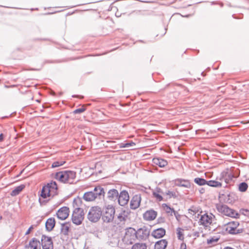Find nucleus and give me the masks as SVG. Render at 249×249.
<instances>
[{
    "mask_svg": "<svg viewBox=\"0 0 249 249\" xmlns=\"http://www.w3.org/2000/svg\"><path fill=\"white\" fill-rule=\"evenodd\" d=\"M57 185L55 181H52L44 186L41 191L39 201L41 204L45 202L44 199H49L57 194Z\"/></svg>",
    "mask_w": 249,
    "mask_h": 249,
    "instance_id": "f257e3e1",
    "label": "nucleus"
},
{
    "mask_svg": "<svg viewBox=\"0 0 249 249\" xmlns=\"http://www.w3.org/2000/svg\"><path fill=\"white\" fill-rule=\"evenodd\" d=\"M75 177V173L71 171L59 172L55 174V178L64 183H72Z\"/></svg>",
    "mask_w": 249,
    "mask_h": 249,
    "instance_id": "f03ea898",
    "label": "nucleus"
},
{
    "mask_svg": "<svg viewBox=\"0 0 249 249\" xmlns=\"http://www.w3.org/2000/svg\"><path fill=\"white\" fill-rule=\"evenodd\" d=\"M137 238L136 231L132 228H129L125 230L122 240L124 245H130L134 243Z\"/></svg>",
    "mask_w": 249,
    "mask_h": 249,
    "instance_id": "7ed1b4c3",
    "label": "nucleus"
},
{
    "mask_svg": "<svg viewBox=\"0 0 249 249\" xmlns=\"http://www.w3.org/2000/svg\"><path fill=\"white\" fill-rule=\"evenodd\" d=\"M102 212V219L105 222L110 223L114 218L115 213V207L112 205H107L103 209Z\"/></svg>",
    "mask_w": 249,
    "mask_h": 249,
    "instance_id": "20e7f679",
    "label": "nucleus"
},
{
    "mask_svg": "<svg viewBox=\"0 0 249 249\" xmlns=\"http://www.w3.org/2000/svg\"><path fill=\"white\" fill-rule=\"evenodd\" d=\"M217 210L221 213L232 218H237L239 217V214L233 209L229 208L226 205L219 204L216 205Z\"/></svg>",
    "mask_w": 249,
    "mask_h": 249,
    "instance_id": "39448f33",
    "label": "nucleus"
},
{
    "mask_svg": "<svg viewBox=\"0 0 249 249\" xmlns=\"http://www.w3.org/2000/svg\"><path fill=\"white\" fill-rule=\"evenodd\" d=\"M215 219V216L212 213H206L201 214L199 219L198 223L205 229H209Z\"/></svg>",
    "mask_w": 249,
    "mask_h": 249,
    "instance_id": "423d86ee",
    "label": "nucleus"
},
{
    "mask_svg": "<svg viewBox=\"0 0 249 249\" xmlns=\"http://www.w3.org/2000/svg\"><path fill=\"white\" fill-rule=\"evenodd\" d=\"M102 213L101 208L98 206L92 207L88 213V218L91 221L97 222L100 218Z\"/></svg>",
    "mask_w": 249,
    "mask_h": 249,
    "instance_id": "0eeeda50",
    "label": "nucleus"
},
{
    "mask_svg": "<svg viewBox=\"0 0 249 249\" xmlns=\"http://www.w3.org/2000/svg\"><path fill=\"white\" fill-rule=\"evenodd\" d=\"M84 212L83 210H73L71 220L76 225H80L84 219Z\"/></svg>",
    "mask_w": 249,
    "mask_h": 249,
    "instance_id": "6e6552de",
    "label": "nucleus"
},
{
    "mask_svg": "<svg viewBox=\"0 0 249 249\" xmlns=\"http://www.w3.org/2000/svg\"><path fill=\"white\" fill-rule=\"evenodd\" d=\"M239 226V223L237 221H231L228 223L224 226L225 231L230 234H236L240 233V230L237 229Z\"/></svg>",
    "mask_w": 249,
    "mask_h": 249,
    "instance_id": "1a4fd4ad",
    "label": "nucleus"
},
{
    "mask_svg": "<svg viewBox=\"0 0 249 249\" xmlns=\"http://www.w3.org/2000/svg\"><path fill=\"white\" fill-rule=\"evenodd\" d=\"M70 213V209L68 207H62L57 212L56 214L57 217L61 220H64L67 219Z\"/></svg>",
    "mask_w": 249,
    "mask_h": 249,
    "instance_id": "9d476101",
    "label": "nucleus"
},
{
    "mask_svg": "<svg viewBox=\"0 0 249 249\" xmlns=\"http://www.w3.org/2000/svg\"><path fill=\"white\" fill-rule=\"evenodd\" d=\"M41 245L43 249H53V243L51 237L43 235L41 238Z\"/></svg>",
    "mask_w": 249,
    "mask_h": 249,
    "instance_id": "9b49d317",
    "label": "nucleus"
},
{
    "mask_svg": "<svg viewBox=\"0 0 249 249\" xmlns=\"http://www.w3.org/2000/svg\"><path fill=\"white\" fill-rule=\"evenodd\" d=\"M129 196L128 193L125 191L121 192L118 197L119 204L121 206H124L128 203Z\"/></svg>",
    "mask_w": 249,
    "mask_h": 249,
    "instance_id": "f8f14e48",
    "label": "nucleus"
},
{
    "mask_svg": "<svg viewBox=\"0 0 249 249\" xmlns=\"http://www.w3.org/2000/svg\"><path fill=\"white\" fill-rule=\"evenodd\" d=\"M157 213L154 210L147 211L143 214V218L148 221H151L156 218Z\"/></svg>",
    "mask_w": 249,
    "mask_h": 249,
    "instance_id": "ddd939ff",
    "label": "nucleus"
},
{
    "mask_svg": "<svg viewBox=\"0 0 249 249\" xmlns=\"http://www.w3.org/2000/svg\"><path fill=\"white\" fill-rule=\"evenodd\" d=\"M141 197L140 196L136 195L133 197L130 202V208L132 209L138 208L140 205Z\"/></svg>",
    "mask_w": 249,
    "mask_h": 249,
    "instance_id": "4468645a",
    "label": "nucleus"
},
{
    "mask_svg": "<svg viewBox=\"0 0 249 249\" xmlns=\"http://www.w3.org/2000/svg\"><path fill=\"white\" fill-rule=\"evenodd\" d=\"M74 210H83L82 206L83 205L82 199L79 197L74 198L72 203Z\"/></svg>",
    "mask_w": 249,
    "mask_h": 249,
    "instance_id": "2eb2a0df",
    "label": "nucleus"
},
{
    "mask_svg": "<svg viewBox=\"0 0 249 249\" xmlns=\"http://www.w3.org/2000/svg\"><path fill=\"white\" fill-rule=\"evenodd\" d=\"M165 232L164 229L159 228L153 231L152 235L155 238H160L165 234Z\"/></svg>",
    "mask_w": 249,
    "mask_h": 249,
    "instance_id": "dca6fc26",
    "label": "nucleus"
},
{
    "mask_svg": "<svg viewBox=\"0 0 249 249\" xmlns=\"http://www.w3.org/2000/svg\"><path fill=\"white\" fill-rule=\"evenodd\" d=\"M185 230H190L191 229V227L188 226L185 228ZM185 229L181 228H178L176 230V233L177 235V237L178 239L183 241L184 239V231Z\"/></svg>",
    "mask_w": 249,
    "mask_h": 249,
    "instance_id": "f3484780",
    "label": "nucleus"
},
{
    "mask_svg": "<svg viewBox=\"0 0 249 249\" xmlns=\"http://www.w3.org/2000/svg\"><path fill=\"white\" fill-rule=\"evenodd\" d=\"M40 242L35 238L32 239L28 246L29 249H40Z\"/></svg>",
    "mask_w": 249,
    "mask_h": 249,
    "instance_id": "a211bd4d",
    "label": "nucleus"
},
{
    "mask_svg": "<svg viewBox=\"0 0 249 249\" xmlns=\"http://www.w3.org/2000/svg\"><path fill=\"white\" fill-rule=\"evenodd\" d=\"M55 225V220L53 217L48 218L46 222V230L50 231L53 230Z\"/></svg>",
    "mask_w": 249,
    "mask_h": 249,
    "instance_id": "6ab92c4d",
    "label": "nucleus"
},
{
    "mask_svg": "<svg viewBox=\"0 0 249 249\" xmlns=\"http://www.w3.org/2000/svg\"><path fill=\"white\" fill-rule=\"evenodd\" d=\"M97 198V195L93 192L90 191L85 193L83 196V198L87 201H92Z\"/></svg>",
    "mask_w": 249,
    "mask_h": 249,
    "instance_id": "aec40b11",
    "label": "nucleus"
},
{
    "mask_svg": "<svg viewBox=\"0 0 249 249\" xmlns=\"http://www.w3.org/2000/svg\"><path fill=\"white\" fill-rule=\"evenodd\" d=\"M161 208L168 215L172 216L173 213L175 215L176 213V212L174 208H171L166 203H163L161 205Z\"/></svg>",
    "mask_w": 249,
    "mask_h": 249,
    "instance_id": "412c9836",
    "label": "nucleus"
},
{
    "mask_svg": "<svg viewBox=\"0 0 249 249\" xmlns=\"http://www.w3.org/2000/svg\"><path fill=\"white\" fill-rule=\"evenodd\" d=\"M163 192L160 188H156L155 190L153 192V195L154 197L156 198V200L159 201H161L163 200V198L162 196Z\"/></svg>",
    "mask_w": 249,
    "mask_h": 249,
    "instance_id": "4be33fe9",
    "label": "nucleus"
},
{
    "mask_svg": "<svg viewBox=\"0 0 249 249\" xmlns=\"http://www.w3.org/2000/svg\"><path fill=\"white\" fill-rule=\"evenodd\" d=\"M168 244V242L165 239H161L155 243V249H165Z\"/></svg>",
    "mask_w": 249,
    "mask_h": 249,
    "instance_id": "5701e85b",
    "label": "nucleus"
},
{
    "mask_svg": "<svg viewBox=\"0 0 249 249\" xmlns=\"http://www.w3.org/2000/svg\"><path fill=\"white\" fill-rule=\"evenodd\" d=\"M153 162L160 167H163L167 165V161L166 160L159 158H154Z\"/></svg>",
    "mask_w": 249,
    "mask_h": 249,
    "instance_id": "b1692460",
    "label": "nucleus"
},
{
    "mask_svg": "<svg viewBox=\"0 0 249 249\" xmlns=\"http://www.w3.org/2000/svg\"><path fill=\"white\" fill-rule=\"evenodd\" d=\"M136 236L138 237L137 239L142 240L147 237L148 233L146 230L140 229L136 231Z\"/></svg>",
    "mask_w": 249,
    "mask_h": 249,
    "instance_id": "393cba45",
    "label": "nucleus"
},
{
    "mask_svg": "<svg viewBox=\"0 0 249 249\" xmlns=\"http://www.w3.org/2000/svg\"><path fill=\"white\" fill-rule=\"evenodd\" d=\"M25 187V185L21 184L16 187L11 193L10 195L12 196L18 195Z\"/></svg>",
    "mask_w": 249,
    "mask_h": 249,
    "instance_id": "a878e982",
    "label": "nucleus"
},
{
    "mask_svg": "<svg viewBox=\"0 0 249 249\" xmlns=\"http://www.w3.org/2000/svg\"><path fill=\"white\" fill-rule=\"evenodd\" d=\"M128 215V212L127 211L123 210L118 215L117 217L119 220L121 222L124 221L126 220Z\"/></svg>",
    "mask_w": 249,
    "mask_h": 249,
    "instance_id": "bb28decb",
    "label": "nucleus"
},
{
    "mask_svg": "<svg viewBox=\"0 0 249 249\" xmlns=\"http://www.w3.org/2000/svg\"><path fill=\"white\" fill-rule=\"evenodd\" d=\"M207 185L213 187H221L222 183L217 180H211L208 181Z\"/></svg>",
    "mask_w": 249,
    "mask_h": 249,
    "instance_id": "cd10ccee",
    "label": "nucleus"
},
{
    "mask_svg": "<svg viewBox=\"0 0 249 249\" xmlns=\"http://www.w3.org/2000/svg\"><path fill=\"white\" fill-rule=\"evenodd\" d=\"M108 197L110 199H114L117 198L119 196L117 190L115 189L110 190L107 193Z\"/></svg>",
    "mask_w": 249,
    "mask_h": 249,
    "instance_id": "c85d7f7f",
    "label": "nucleus"
},
{
    "mask_svg": "<svg viewBox=\"0 0 249 249\" xmlns=\"http://www.w3.org/2000/svg\"><path fill=\"white\" fill-rule=\"evenodd\" d=\"M94 191L95 192V195H97V197L101 196H104V190L103 188L100 186L95 187L94 189Z\"/></svg>",
    "mask_w": 249,
    "mask_h": 249,
    "instance_id": "c756f323",
    "label": "nucleus"
},
{
    "mask_svg": "<svg viewBox=\"0 0 249 249\" xmlns=\"http://www.w3.org/2000/svg\"><path fill=\"white\" fill-rule=\"evenodd\" d=\"M177 197V195L176 192H175L174 191H168L165 194V197L164 200L166 201V200L170 199L172 198H176Z\"/></svg>",
    "mask_w": 249,
    "mask_h": 249,
    "instance_id": "7c9ffc66",
    "label": "nucleus"
},
{
    "mask_svg": "<svg viewBox=\"0 0 249 249\" xmlns=\"http://www.w3.org/2000/svg\"><path fill=\"white\" fill-rule=\"evenodd\" d=\"M194 182L197 185L202 186L206 184L207 185L208 181L203 178H195Z\"/></svg>",
    "mask_w": 249,
    "mask_h": 249,
    "instance_id": "2f4dec72",
    "label": "nucleus"
},
{
    "mask_svg": "<svg viewBox=\"0 0 249 249\" xmlns=\"http://www.w3.org/2000/svg\"><path fill=\"white\" fill-rule=\"evenodd\" d=\"M147 246L145 244L136 243L134 244L131 249H146Z\"/></svg>",
    "mask_w": 249,
    "mask_h": 249,
    "instance_id": "473e14b6",
    "label": "nucleus"
},
{
    "mask_svg": "<svg viewBox=\"0 0 249 249\" xmlns=\"http://www.w3.org/2000/svg\"><path fill=\"white\" fill-rule=\"evenodd\" d=\"M248 188V184L245 182H242L239 185V190L242 192H245Z\"/></svg>",
    "mask_w": 249,
    "mask_h": 249,
    "instance_id": "72a5a7b5",
    "label": "nucleus"
},
{
    "mask_svg": "<svg viewBox=\"0 0 249 249\" xmlns=\"http://www.w3.org/2000/svg\"><path fill=\"white\" fill-rule=\"evenodd\" d=\"M135 145H136V144L135 142H127L126 143H121L120 144V147L121 148H126V147H129L130 146H134Z\"/></svg>",
    "mask_w": 249,
    "mask_h": 249,
    "instance_id": "f704fd0d",
    "label": "nucleus"
},
{
    "mask_svg": "<svg viewBox=\"0 0 249 249\" xmlns=\"http://www.w3.org/2000/svg\"><path fill=\"white\" fill-rule=\"evenodd\" d=\"M65 163V161H57L53 162L52 164V168H55L63 165Z\"/></svg>",
    "mask_w": 249,
    "mask_h": 249,
    "instance_id": "c9c22d12",
    "label": "nucleus"
},
{
    "mask_svg": "<svg viewBox=\"0 0 249 249\" xmlns=\"http://www.w3.org/2000/svg\"><path fill=\"white\" fill-rule=\"evenodd\" d=\"M70 228V226L68 224H65L63 225L62 231L65 234H68Z\"/></svg>",
    "mask_w": 249,
    "mask_h": 249,
    "instance_id": "e433bc0d",
    "label": "nucleus"
},
{
    "mask_svg": "<svg viewBox=\"0 0 249 249\" xmlns=\"http://www.w3.org/2000/svg\"><path fill=\"white\" fill-rule=\"evenodd\" d=\"M218 240V238H215L214 237H212L210 239H208L207 240V242L208 244H212L213 243L216 242Z\"/></svg>",
    "mask_w": 249,
    "mask_h": 249,
    "instance_id": "4c0bfd02",
    "label": "nucleus"
},
{
    "mask_svg": "<svg viewBox=\"0 0 249 249\" xmlns=\"http://www.w3.org/2000/svg\"><path fill=\"white\" fill-rule=\"evenodd\" d=\"M85 110V108L84 107H82L80 108L76 109L73 111V113L74 114L81 113L83 112Z\"/></svg>",
    "mask_w": 249,
    "mask_h": 249,
    "instance_id": "58836bf2",
    "label": "nucleus"
},
{
    "mask_svg": "<svg viewBox=\"0 0 249 249\" xmlns=\"http://www.w3.org/2000/svg\"><path fill=\"white\" fill-rule=\"evenodd\" d=\"M179 249H186V245L184 243H182L180 244Z\"/></svg>",
    "mask_w": 249,
    "mask_h": 249,
    "instance_id": "ea45409f",
    "label": "nucleus"
},
{
    "mask_svg": "<svg viewBox=\"0 0 249 249\" xmlns=\"http://www.w3.org/2000/svg\"><path fill=\"white\" fill-rule=\"evenodd\" d=\"M4 140V135L3 134H0V142H2Z\"/></svg>",
    "mask_w": 249,
    "mask_h": 249,
    "instance_id": "a19ab883",
    "label": "nucleus"
},
{
    "mask_svg": "<svg viewBox=\"0 0 249 249\" xmlns=\"http://www.w3.org/2000/svg\"><path fill=\"white\" fill-rule=\"evenodd\" d=\"M33 229V227L31 226V227L29 228V229L28 230V231H27L26 233V234H28L30 233L31 231L32 230V229Z\"/></svg>",
    "mask_w": 249,
    "mask_h": 249,
    "instance_id": "79ce46f5",
    "label": "nucleus"
},
{
    "mask_svg": "<svg viewBox=\"0 0 249 249\" xmlns=\"http://www.w3.org/2000/svg\"><path fill=\"white\" fill-rule=\"evenodd\" d=\"M224 249H234L231 247H226L224 248Z\"/></svg>",
    "mask_w": 249,
    "mask_h": 249,
    "instance_id": "37998d69",
    "label": "nucleus"
},
{
    "mask_svg": "<svg viewBox=\"0 0 249 249\" xmlns=\"http://www.w3.org/2000/svg\"><path fill=\"white\" fill-rule=\"evenodd\" d=\"M1 218H2V217H1V216H0V219H1Z\"/></svg>",
    "mask_w": 249,
    "mask_h": 249,
    "instance_id": "c03bdc74",
    "label": "nucleus"
}]
</instances>
